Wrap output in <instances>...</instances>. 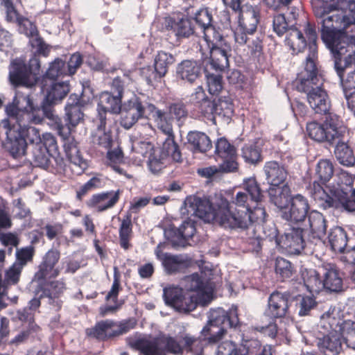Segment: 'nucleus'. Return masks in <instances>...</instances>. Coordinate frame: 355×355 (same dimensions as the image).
Masks as SVG:
<instances>
[{
	"label": "nucleus",
	"mask_w": 355,
	"mask_h": 355,
	"mask_svg": "<svg viewBox=\"0 0 355 355\" xmlns=\"http://www.w3.org/2000/svg\"><path fill=\"white\" fill-rule=\"evenodd\" d=\"M321 37L335 56V69L343 90L355 89V17L335 3L313 6Z\"/></svg>",
	"instance_id": "nucleus-1"
},
{
	"label": "nucleus",
	"mask_w": 355,
	"mask_h": 355,
	"mask_svg": "<svg viewBox=\"0 0 355 355\" xmlns=\"http://www.w3.org/2000/svg\"><path fill=\"white\" fill-rule=\"evenodd\" d=\"M229 201L221 195H216L211 200L196 196H189L184 201L188 214L194 215L210 223L215 221L225 228L249 230V236L257 240L262 239L257 232L260 223L265 219L266 211L262 207L254 208L249 212L243 209L230 206Z\"/></svg>",
	"instance_id": "nucleus-2"
},
{
	"label": "nucleus",
	"mask_w": 355,
	"mask_h": 355,
	"mask_svg": "<svg viewBox=\"0 0 355 355\" xmlns=\"http://www.w3.org/2000/svg\"><path fill=\"white\" fill-rule=\"evenodd\" d=\"M317 34L315 29L307 24L304 33L292 29L286 37L287 44L294 52L302 51L309 46L304 73L297 84L300 92L306 94L307 101L313 110L318 114H326L330 109V101L327 93L322 87V79L318 76L315 59L317 55Z\"/></svg>",
	"instance_id": "nucleus-3"
},
{
	"label": "nucleus",
	"mask_w": 355,
	"mask_h": 355,
	"mask_svg": "<svg viewBox=\"0 0 355 355\" xmlns=\"http://www.w3.org/2000/svg\"><path fill=\"white\" fill-rule=\"evenodd\" d=\"M6 112L12 123H19L27 121L33 124H41L44 118L49 121H55L58 123L57 114L52 108L42 107V105H38L34 103L31 94H24L17 91L12 103L6 107Z\"/></svg>",
	"instance_id": "nucleus-4"
},
{
	"label": "nucleus",
	"mask_w": 355,
	"mask_h": 355,
	"mask_svg": "<svg viewBox=\"0 0 355 355\" xmlns=\"http://www.w3.org/2000/svg\"><path fill=\"white\" fill-rule=\"evenodd\" d=\"M239 26L234 31L235 42L240 44H246L252 52L259 51L261 49V42L252 38L259 22L257 10L252 6L245 4L239 10Z\"/></svg>",
	"instance_id": "nucleus-5"
},
{
	"label": "nucleus",
	"mask_w": 355,
	"mask_h": 355,
	"mask_svg": "<svg viewBox=\"0 0 355 355\" xmlns=\"http://www.w3.org/2000/svg\"><path fill=\"white\" fill-rule=\"evenodd\" d=\"M309 191L314 200L324 209L338 208L342 206L348 211H355V189L352 190L350 199L347 193L340 186L336 189H329L330 193H327V191L315 181L310 185Z\"/></svg>",
	"instance_id": "nucleus-6"
},
{
	"label": "nucleus",
	"mask_w": 355,
	"mask_h": 355,
	"mask_svg": "<svg viewBox=\"0 0 355 355\" xmlns=\"http://www.w3.org/2000/svg\"><path fill=\"white\" fill-rule=\"evenodd\" d=\"M309 137L318 142L327 141L334 143L343 138L348 131L337 116H329L323 123L315 121L309 123L306 125Z\"/></svg>",
	"instance_id": "nucleus-7"
},
{
	"label": "nucleus",
	"mask_w": 355,
	"mask_h": 355,
	"mask_svg": "<svg viewBox=\"0 0 355 355\" xmlns=\"http://www.w3.org/2000/svg\"><path fill=\"white\" fill-rule=\"evenodd\" d=\"M239 324L236 308H232L228 313L223 309L212 310L209 321L202 330V334L209 337V342H217L225 334L226 327H236Z\"/></svg>",
	"instance_id": "nucleus-8"
},
{
	"label": "nucleus",
	"mask_w": 355,
	"mask_h": 355,
	"mask_svg": "<svg viewBox=\"0 0 355 355\" xmlns=\"http://www.w3.org/2000/svg\"><path fill=\"white\" fill-rule=\"evenodd\" d=\"M132 345L144 355H165L167 352L179 355L183 353L184 349V344L181 345L174 338L170 336L153 339L138 338Z\"/></svg>",
	"instance_id": "nucleus-9"
},
{
	"label": "nucleus",
	"mask_w": 355,
	"mask_h": 355,
	"mask_svg": "<svg viewBox=\"0 0 355 355\" xmlns=\"http://www.w3.org/2000/svg\"><path fill=\"white\" fill-rule=\"evenodd\" d=\"M318 329L321 334L334 330L343 338L345 344L347 340H352L355 338V322L350 320H343L340 317L339 311L335 308L330 309L322 315Z\"/></svg>",
	"instance_id": "nucleus-10"
},
{
	"label": "nucleus",
	"mask_w": 355,
	"mask_h": 355,
	"mask_svg": "<svg viewBox=\"0 0 355 355\" xmlns=\"http://www.w3.org/2000/svg\"><path fill=\"white\" fill-rule=\"evenodd\" d=\"M40 64L39 60L33 57L28 66L21 58L13 60L9 65V80L12 85L31 87L37 82V72Z\"/></svg>",
	"instance_id": "nucleus-11"
},
{
	"label": "nucleus",
	"mask_w": 355,
	"mask_h": 355,
	"mask_svg": "<svg viewBox=\"0 0 355 355\" xmlns=\"http://www.w3.org/2000/svg\"><path fill=\"white\" fill-rule=\"evenodd\" d=\"M169 158L176 162L182 161V155L178 145L173 138H166L162 149L154 148L148 157V166L154 174L160 172L165 167Z\"/></svg>",
	"instance_id": "nucleus-12"
},
{
	"label": "nucleus",
	"mask_w": 355,
	"mask_h": 355,
	"mask_svg": "<svg viewBox=\"0 0 355 355\" xmlns=\"http://www.w3.org/2000/svg\"><path fill=\"white\" fill-rule=\"evenodd\" d=\"M58 123L50 121L51 125L58 131L63 139H67L71 134V129L75 128L83 119V113L80 107L78 96L71 94L65 107L66 125H63L60 118L57 115Z\"/></svg>",
	"instance_id": "nucleus-13"
},
{
	"label": "nucleus",
	"mask_w": 355,
	"mask_h": 355,
	"mask_svg": "<svg viewBox=\"0 0 355 355\" xmlns=\"http://www.w3.org/2000/svg\"><path fill=\"white\" fill-rule=\"evenodd\" d=\"M210 48V58L209 64L206 65V71L214 69L216 71H222L229 66L228 52L231 47L223 37L219 34V38L216 39V35L212 36L211 40H205Z\"/></svg>",
	"instance_id": "nucleus-14"
},
{
	"label": "nucleus",
	"mask_w": 355,
	"mask_h": 355,
	"mask_svg": "<svg viewBox=\"0 0 355 355\" xmlns=\"http://www.w3.org/2000/svg\"><path fill=\"white\" fill-rule=\"evenodd\" d=\"M243 189L245 191L236 193L229 202L230 206L235 209H243L246 211H254V207L252 204L257 203L261 198V192L254 178H248L244 181Z\"/></svg>",
	"instance_id": "nucleus-15"
},
{
	"label": "nucleus",
	"mask_w": 355,
	"mask_h": 355,
	"mask_svg": "<svg viewBox=\"0 0 355 355\" xmlns=\"http://www.w3.org/2000/svg\"><path fill=\"white\" fill-rule=\"evenodd\" d=\"M5 135L8 142L7 148L14 158H19L26 154L27 142L16 128V124L8 119L0 121V135Z\"/></svg>",
	"instance_id": "nucleus-16"
},
{
	"label": "nucleus",
	"mask_w": 355,
	"mask_h": 355,
	"mask_svg": "<svg viewBox=\"0 0 355 355\" xmlns=\"http://www.w3.org/2000/svg\"><path fill=\"white\" fill-rule=\"evenodd\" d=\"M164 300L166 305L181 313H189L196 308L193 295H186L182 288L170 286L164 289Z\"/></svg>",
	"instance_id": "nucleus-17"
},
{
	"label": "nucleus",
	"mask_w": 355,
	"mask_h": 355,
	"mask_svg": "<svg viewBox=\"0 0 355 355\" xmlns=\"http://www.w3.org/2000/svg\"><path fill=\"white\" fill-rule=\"evenodd\" d=\"M183 286L188 291L193 292L196 306L207 305L213 298V288L208 283H204L198 274L187 276L183 280Z\"/></svg>",
	"instance_id": "nucleus-18"
},
{
	"label": "nucleus",
	"mask_w": 355,
	"mask_h": 355,
	"mask_svg": "<svg viewBox=\"0 0 355 355\" xmlns=\"http://www.w3.org/2000/svg\"><path fill=\"white\" fill-rule=\"evenodd\" d=\"M14 24L18 26L20 33L24 34L30 38L29 42L31 46L36 49L38 53L44 56L49 55L51 47L39 36V31L33 22L22 15Z\"/></svg>",
	"instance_id": "nucleus-19"
},
{
	"label": "nucleus",
	"mask_w": 355,
	"mask_h": 355,
	"mask_svg": "<svg viewBox=\"0 0 355 355\" xmlns=\"http://www.w3.org/2000/svg\"><path fill=\"white\" fill-rule=\"evenodd\" d=\"M42 92L44 99L42 107H49L60 103L69 92V85L66 82L56 83L54 80H45L42 82Z\"/></svg>",
	"instance_id": "nucleus-20"
},
{
	"label": "nucleus",
	"mask_w": 355,
	"mask_h": 355,
	"mask_svg": "<svg viewBox=\"0 0 355 355\" xmlns=\"http://www.w3.org/2000/svg\"><path fill=\"white\" fill-rule=\"evenodd\" d=\"M303 230L299 227L288 229L277 244L290 254H299L304 249Z\"/></svg>",
	"instance_id": "nucleus-21"
},
{
	"label": "nucleus",
	"mask_w": 355,
	"mask_h": 355,
	"mask_svg": "<svg viewBox=\"0 0 355 355\" xmlns=\"http://www.w3.org/2000/svg\"><path fill=\"white\" fill-rule=\"evenodd\" d=\"M165 243H160L155 250V254L158 260L162 262L166 272L173 274L184 270L187 266V262L181 255H174L164 252Z\"/></svg>",
	"instance_id": "nucleus-22"
},
{
	"label": "nucleus",
	"mask_w": 355,
	"mask_h": 355,
	"mask_svg": "<svg viewBox=\"0 0 355 355\" xmlns=\"http://www.w3.org/2000/svg\"><path fill=\"white\" fill-rule=\"evenodd\" d=\"M144 107L137 98H132L121 109V124L125 129L130 128L144 114Z\"/></svg>",
	"instance_id": "nucleus-23"
},
{
	"label": "nucleus",
	"mask_w": 355,
	"mask_h": 355,
	"mask_svg": "<svg viewBox=\"0 0 355 355\" xmlns=\"http://www.w3.org/2000/svg\"><path fill=\"white\" fill-rule=\"evenodd\" d=\"M16 128L21 133V136L26 139V142L33 144L34 146L41 144L46 146L57 145L55 137L50 132L41 134L38 128L33 126H22L20 123L16 124Z\"/></svg>",
	"instance_id": "nucleus-24"
},
{
	"label": "nucleus",
	"mask_w": 355,
	"mask_h": 355,
	"mask_svg": "<svg viewBox=\"0 0 355 355\" xmlns=\"http://www.w3.org/2000/svg\"><path fill=\"white\" fill-rule=\"evenodd\" d=\"M60 257L59 250L56 249L49 250L44 256L43 260L39 266V270L35 273V279L42 280L56 277L60 272V269L55 267Z\"/></svg>",
	"instance_id": "nucleus-25"
},
{
	"label": "nucleus",
	"mask_w": 355,
	"mask_h": 355,
	"mask_svg": "<svg viewBox=\"0 0 355 355\" xmlns=\"http://www.w3.org/2000/svg\"><path fill=\"white\" fill-rule=\"evenodd\" d=\"M309 209L308 200L301 194L293 196L290 199V207L286 209L282 217L287 220L303 221Z\"/></svg>",
	"instance_id": "nucleus-26"
},
{
	"label": "nucleus",
	"mask_w": 355,
	"mask_h": 355,
	"mask_svg": "<svg viewBox=\"0 0 355 355\" xmlns=\"http://www.w3.org/2000/svg\"><path fill=\"white\" fill-rule=\"evenodd\" d=\"M324 289L338 292L342 289L343 278L338 268L333 263H323L320 266Z\"/></svg>",
	"instance_id": "nucleus-27"
},
{
	"label": "nucleus",
	"mask_w": 355,
	"mask_h": 355,
	"mask_svg": "<svg viewBox=\"0 0 355 355\" xmlns=\"http://www.w3.org/2000/svg\"><path fill=\"white\" fill-rule=\"evenodd\" d=\"M195 232L194 223L189 220L184 221L178 229L170 228L165 234L174 247H184L186 241L191 238Z\"/></svg>",
	"instance_id": "nucleus-28"
},
{
	"label": "nucleus",
	"mask_w": 355,
	"mask_h": 355,
	"mask_svg": "<svg viewBox=\"0 0 355 355\" xmlns=\"http://www.w3.org/2000/svg\"><path fill=\"white\" fill-rule=\"evenodd\" d=\"M120 195L121 191L119 189L102 192L93 195L87 204L98 211H103L112 208L119 201Z\"/></svg>",
	"instance_id": "nucleus-29"
},
{
	"label": "nucleus",
	"mask_w": 355,
	"mask_h": 355,
	"mask_svg": "<svg viewBox=\"0 0 355 355\" xmlns=\"http://www.w3.org/2000/svg\"><path fill=\"white\" fill-rule=\"evenodd\" d=\"M288 309L287 295L279 292L272 293L268 303L266 314L270 318H282L286 315Z\"/></svg>",
	"instance_id": "nucleus-30"
},
{
	"label": "nucleus",
	"mask_w": 355,
	"mask_h": 355,
	"mask_svg": "<svg viewBox=\"0 0 355 355\" xmlns=\"http://www.w3.org/2000/svg\"><path fill=\"white\" fill-rule=\"evenodd\" d=\"M324 336L318 339V346L325 355H338L342 350L340 337L334 330L323 334Z\"/></svg>",
	"instance_id": "nucleus-31"
},
{
	"label": "nucleus",
	"mask_w": 355,
	"mask_h": 355,
	"mask_svg": "<svg viewBox=\"0 0 355 355\" xmlns=\"http://www.w3.org/2000/svg\"><path fill=\"white\" fill-rule=\"evenodd\" d=\"M97 128L92 134V142L105 149L110 148L112 142V133L106 128V117L99 112Z\"/></svg>",
	"instance_id": "nucleus-32"
},
{
	"label": "nucleus",
	"mask_w": 355,
	"mask_h": 355,
	"mask_svg": "<svg viewBox=\"0 0 355 355\" xmlns=\"http://www.w3.org/2000/svg\"><path fill=\"white\" fill-rule=\"evenodd\" d=\"M263 171L266 180L270 184V187L279 186L284 183L287 173L284 168L275 161L268 162L265 164Z\"/></svg>",
	"instance_id": "nucleus-33"
},
{
	"label": "nucleus",
	"mask_w": 355,
	"mask_h": 355,
	"mask_svg": "<svg viewBox=\"0 0 355 355\" xmlns=\"http://www.w3.org/2000/svg\"><path fill=\"white\" fill-rule=\"evenodd\" d=\"M166 28L171 30L178 37H188L194 33L192 21L187 17L168 19Z\"/></svg>",
	"instance_id": "nucleus-34"
},
{
	"label": "nucleus",
	"mask_w": 355,
	"mask_h": 355,
	"mask_svg": "<svg viewBox=\"0 0 355 355\" xmlns=\"http://www.w3.org/2000/svg\"><path fill=\"white\" fill-rule=\"evenodd\" d=\"M154 148L153 144L150 141L137 139L132 140L130 158L139 165L148 158Z\"/></svg>",
	"instance_id": "nucleus-35"
},
{
	"label": "nucleus",
	"mask_w": 355,
	"mask_h": 355,
	"mask_svg": "<svg viewBox=\"0 0 355 355\" xmlns=\"http://www.w3.org/2000/svg\"><path fill=\"white\" fill-rule=\"evenodd\" d=\"M174 62L175 58L173 55L165 51H159L155 58V72L146 77L147 80L151 82L153 80L164 76L168 71V66Z\"/></svg>",
	"instance_id": "nucleus-36"
},
{
	"label": "nucleus",
	"mask_w": 355,
	"mask_h": 355,
	"mask_svg": "<svg viewBox=\"0 0 355 355\" xmlns=\"http://www.w3.org/2000/svg\"><path fill=\"white\" fill-rule=\"evenodd\" d=\"M121 96L108 92H103L100 96L98 113L105 116L106 112L119 113L121 109Z\"/></svg>",
	"instance_id": "nucleus-37"
},
{
	"label": "nucleus",
	"mask_w": 355,
	"mask_h": 355,
	"mask_svg": "<svg viewBox=\"0 0 355 355\" xmlns=\"http://www.w3.org/2000/svg\"><path fill=\"white\" fill-rule=\"evenodd\" d=\"M176 72L180 79L193 83L200 76L201 68L197 62L187 60L178 65Z\"/></svg>",
	"instance_id": "nucleus-38"
},
{
	"label": "nucleus",
	"mask_w": 355,
	"mask_h": 355,
	"mask_svg": "<svg viewBox=\"0 0 355 355\" xmlns=\"http://www.w3.org/2000/svg\"><path fill=\"white\" fill-rule=\"evenodd\" d=\"M270 201L280 209H287L290 202V188L284 184L270 187L268 190Z\"/></svg>",
	"instance_id": "nucleus-39"
},
{
	"label": "nucleus",
	"mask_w": 355,
	"mask_h": 355,
	"mask_svg": "<svg viewBox=\"0 0 355 355\" xmlns=\"http://www.w3.org/2000/svg\"><path fill=\"white\" fill-rule=\"evenodd\" d=\"M211 15L207 8H202L195 14V21L202 28L205 40H211L214 35L216 39L219 38V33L211 24Z\"/></svg>",
	"instance_id": "nucleus-40"
},
{
	"label": "nucleus",
	"mask_w": 355,
	"mask_h": 355,
	"mask_svg": "<svg viewBox=\"0 0 355 355\" xmlns=\"http://www.w3.org/2000/svg\"><path fill=\"white\" fill-rule=\"evenodd\" d=\"M302 277L305 286L311 293H318L324 289L320 267L318 270L304 269L302 272Z\"/></svg>",
	"instance_id": "nucleus-41"
},
{
	"label": "nucleus",
	"mask_w": 355,
	"mask_h": 355,
	"mask_svg": "<svg viewBox=\"0 0 355 355\" xmlns=\"http://www.w3.org/2000/svg\"><path fill=\"white\" fill-rule=\"evenodd\" d=\"M347 134L340 140H336L335 142L337 143L334 153L337 160L339 163L345 166H352L355 163V157L354 155L352 150L344 141L345 138Z\"/></svg>",
	"instance_id": "nucleus-42"
},
{
	"label": "nucleus",
	"mask_w": 355,
	"mask_h": 355,
	"mask_svg": "<svg viewBox=\"0 0 355 355\" xmlns=\"http://www.w3.org/2000/svg\"><path fill=\"white\" fill-rule=\"evenodd\" d=\"M114 322L110 320H103L98 322L94 327L87 329V334L98 340L114 336Z\"/></svg>",
	"instance_id": "nucleus-43"
},
{
	"label": "nucleus",
	"mask_w": 355,
	"mask_h": 355,
	"mask_svg": "<svg viewBox=\"0 0 355 355\" xmlns=\"http://www.w3.org/2000/svg\"><path fill=\"white\" fill-rule=\"evenodd\" d=\"M311 232L315 237L321 239L325 235L327 220L324 216L318 211H311L308 216Z\"/></svg>",
	"instance_id": "nucleus-44"
},
{
	"label": "nucleus",
	"mask_w": 355,
	"mask_h": 355,
	"mask_svg": "<svg viewBox=\"0 0 355 355\" xmlns=\"http://www.w3.org/2000/svg\"><path fill=\"white\" fill-rule=\"evenodd\" d=\"M328 241L333 251L343 252L347 242L346 233L343 228L336 227L331 230Z\"/></svg>",
	"instance_id": "nucleus-45"
},
{
	"label": "nucleus",
	"mask_w": 355,
	"mask_h": 355,
	"mask_svg": "<svg viewBox=\"0 0 355 355\" xmlns=\"http://www.w3.org/2000/svg\"><path fill=\"white\" fill-rule=\"evenodd\" d=\"M153 117L157 127L167 135V138H173L174 139L172 119L168 114L157 109L153 112Z\"/></svg>",
	"instance_id": "nucleus-46"
},
{
	"label": "nucleus",
	"mask_w": 355,
	"mask_h": 355,
	"mask_svg": "<svg viewBox=\"0 0 355 355\" xmlns=\"http://www.w3.org/2000/svg\"><path fill=\"white\" fill-rule=\"evenodd\" d=\"M57 145L55 146H46L44 144L35 146L32 153L33 161L35 166L44 168L48 167L50 162L49 151L55 149Z\"/></svg>",
	"instance_id": "nucleus-47"
},
{
	"label": "nucleus",
	"mask_w": 355,
	"mask_h": 355,
	"mask_svg": "<svg viewBox=\"0 0 355 355\" xmlns=\"http://www.w3.org/2000/svg\"><path fill=\"white\" fill-rule=\"evenodd\" d=\"M188 142L194 150L206 152L211 148V141L207 135L201 132H190L187 136Z\"/></svg>",
	"instance_id": "nucleus-48"
},
{
	"label": "nucleus",
	"mask_w": 355,
	"mask_h": 355,
	"mask_svg": "<svg viewBox=\"0 0 355 355\" xmlns=\"http://www.w3.org/2000/svg\"><path fill=\"white\" fill-rule=\"evenodd\" d=\"M182 340L184 343V349L191 355H206V342L204 340L185 334Z\"/></svg>",
	"instance_id": "nucleus-49"
},
{
	"label": "nucleus",
	"mask_w": 355,
	"mask_h": 355,
	"mask_svg": "<svg viewBox=\"0 0 355 355\" xmlns=\"http://www.w3.org/2000/svg\"><path fill=\"white\" fill-rule=\"evenodd\" d=\"M216 118L218 116L227 122L233 114V105L230 98L221 97L214 100Z\"/></svg>",
	"instance_id": "nucleus-50"
},
{
	"label": "nucleus",
	"mask_w": 355,
	"mask_h": 355,
	"mask_svg": "<svg viewBox=\"0 0 355 355\" xmlns=\"http://www.w3.org/2000/svg\"><path fill=\"white\" fill-rule=\"evenodd\" d=\"M238 351L239 355H263L266 353L265 347L257 340H245Z\"/></svg>",
	"instance_id": "nucleus-51"
},
{
	"label": "nucleus",
	"mask_w": 355,
	"mask_h": 355,
	"mask_svg": "<svg viewBox=\"0 0 355 355\" xmlns=\"http://www.w3.org/2000/svg\"><path fill=\"white\" fill-rule=\"evenodd\" d=\"M0 6L5 15V19L8 23L14 24L22 16L16 9L12 0H0Z\"/></svg>",
	"instance_id": "nucleus-52"
},
{
	"label": "nucleus",
	"mask_w": 355,
	"mask_h": 355,
	"mask_svg": "<svg viewBox=\"0 0 355 355\" xmlns=\"http://www.w3.org/2000/svg\"><path fill=\"white\" fill-rule=\"evenodd\" d=\"M65 151L68 159L76 166H78L81 170L87 167L85 160L80 155L79 150L76 145H64Z\"/></svg>",
	"instance_id": "nucleus-53"
},
{
	"label": "nucleus",
	"mask_w": 355,
	"mask_h": 355,
	"mask_svg": "<svg viewBox=\"0 0 355 355\" xmlns=\"http://www.w3.org/2000/svg\"><path fill=\"white\" fill-rule=\"evenodd\" d=\"M132 235V223L129 217L123 219L119 229L120 245L125 250L128 249Z\"/></svg>",
	"instance_id": "nucleus-54"
},
{
	"label": "nucleus",
	"mask_w": 355,
	"mask_h": 355,
	"mask_svg": "<svg viewBox=\"0 0 355 355\" xmlns=\"http://www.w3.org/2000/svg\"><path fill=\"white\" fill-rule=\"evenodd\" d=\"M316 173L322 181L328 182L334 174V166L329 160L322 159L317 164Z\"/></svg>",
	"instance_id": "nucleus-55"
},
{
	"label": "nucleus",
	"mask_w": 355,
	"mask_h": 355,
	"mask_svg": "<svg viewBox=\"0 0 355 355\" xmlns=\"http://www.w3.org/2000/svg\"><path fill=\"white\" fill-rule=\"evenodd\" d=\"M64 62L60 59H55L49 66L46 76L44 77L42 82L44 80H54L55 78L61 75L66 73L64 69Z\"/></svg>",
	"instance_id": "nucleus-56"
},
{
	"label": "nucleus",
	"mask_w": 355,
	"mask_h": 355,
	"mask_svg": "<svg viewBox=\"0 0 355 355\" xmlns=\"http://www.w3.org/2000/svg\"><path fill=\"white\" fill-rule=\"evenodd\" d=\"M216 153L222 159L232 157L236 154L235 148L227 139L220 138L216 144Z\"/></svg>",
	"instance_id": "nucleus-57"
},
{
	"label": "nucleus",
	"mask_w": 355,
	"mask_h": 355,
	"mask_svg": "<svg viewBox=\"0 0 355 355\" xmlns=\"http://www.w3.org/2000/svg\"><path fill=\"white\" fill-rule=\"evenodd\" d=\"M293 266L286 259L278 257L275 261V272L282 279L290 278L293 275Z\"/></svg>",
	"instance_id": "nucleus-58"
},
{
	"label": "nucleus",
	"mask_w": 355,
	"mask_h": 355,
	"mask_svg": "<svg viewBox=\"0 0 355 355\" xmlns=\"http://www.w3.org/2000/svg\"><path fill=\"white\" fill-rule=\"evenodd\" d=\"M207 81L208 85V90L211 94H218L223 88L222 76L217 73H209L207 71Z\"/></svg>",
	"instance_id": "nucleus-59"
},
{
	"label": "nucleus",
	"mask_w": 355,
	"mask_h": 355,
	"mask_svg": "<svg viewBox=\"0 0 355 355\" xmlns=\"http://www.w3.org/2000/svg\"><path fill=\"white\" fill-rule=\"evenodd\" d=\"M121 290L120 286V273L116 267L114 268V280L107 295L105 297L107 301H111L114 303H116L118 295Z\"/></svg>",
	"instance_id": "nucleus-60"
},
{
	"label": "nucleus",
	"mask_w": 355,
	"mask_h": 355,
	"mask_svg": "<svg viewBox=\"0 0 355 355\" xmlns=\"http://www.w3.org/2000/svg\"><path fill=\"white\" fill-rule=\"evenodd\" d=\"M34 254V249L32 246L17 250L16 252L17 260L13 263H19L23 268L26 263L31 261Z\"/></svg>",
	"instance_id": "nucleus-61"
},
{
	"label": "nucleus",
	"mask_w": 355,
	"mask_h": 355,
	"mask_svg": "<svg viewBox=\"0 0 355 355\" xmlns=\"http://www.w3.org/2000/svg\"><path fill=\"white\" fill-rule=\"evenodd\" d=\"M243 157L244 159L251 164H255L261 159L259 150L253 145H245L243 149Z\"/></svg>",
	"instance_id": "nucleus-62"
},
{
	"label": "nucleus",
	"mask_w": 355,
	"mask_h": 355,
	"mask_svg": "<svg viewBox=\"0 0 355 355\" xmlns=\"http://www.w3.org/2000/svg\"><path fill=\"white\" fill-rule=\"evenodd\" d=\"M65 289V284L62 281H54L50 284L47 291H44L43 293L51 300L53 298L58 297Z\"/></svg>",
	"instance_id": "nucleus-63"
},
{
	"label": "nucleus",
	"mask_w": 355,
	"mask_h": 355,
	"mask_svg": "<svg viewBox=\"0 0 355 355\" xmlns=\"http://www.w3.org/2000/svg\"><path fill=\"white\" fill-rule=\"evenodd\" d=\"M216 355H239V351L234 343L226 340L218 345Z\"/></svg>",
	"instance_id": "nucleus-64"
}]
</instances>
